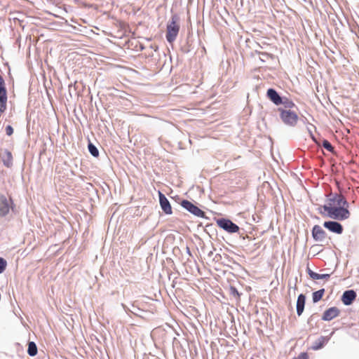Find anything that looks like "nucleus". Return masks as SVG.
Wrapping results in <instances>:
<instances>
[{
	"label": "nucleus",
	"instance_id": "nucleus-30",
	"mask_svg": "<svg viewBox=\"0 0 359 359\" xmlns=\"http://www.w3.org/2000/svg\"><path fill=\"white\" fill-rule=\"evenodd\" d=\"M251 359H254V358H251Z\"/></svg>",
	"mask_w": 359,
	"mask_h": 359
},
{
	"label": "nucleus",
	"instance_id": "nucleus-16",
	"mask_svg": "<svg viewBox=\"0 0 359 359\" xmlns=\"http://www.w3.org/2000/svg\"><path fill=\"white\" fill-rule=\"evenodd\" d=\"M305 302H306L305 295L303 294H300L298 296L297 301V313L299 316H300L304 311Z\"/></svg>",
	"mask_w": 359,
	"mask_h": 359
},
{
	"label": "nucleus",
	"instance_id": "nucleus-27",
	"mask_svg": "<svg viewBox=\"0 0 359 359\" xmlns=\"http://www.w3.org/2000/svg\"><path fill=\"white\" fill-rule=\"evenodd\" d=\"M306 271L310 278L313 279V276L312 274H315L316 272L313 271L309 267H307Z\"/></svg>",
	"mask_w": 359,
	"mask_h": 359
},
{
	"label": "nucleus",
	"instance_id": "nucleus-18",
	"mask_svg": "<svg viewBox=\"0 0 359 359\" xmlns=\"http://www.w3.org/2000/svg\"><path fill=\"white\" fill-rule=\"evenodd\" d=\"M324 293H325V289H323V288L314 292L312 295L313 302L314 303L319 302L322 299Z\"/></svg>",
	"mask_w": 359,
	"mask_h": 359
},
{
	"label": "nucleus",
	"instance_id": "nucleus-29",
	"mask_svg": "<svg viewBox=\"0 0 359 359\" xmlns=\"http://www.w3.org/2000/svg\"><path fill=\"white\" fill-rule=\"evenodd\" d=\"M312 139L318 144L320 145V143H318L316 140L315 139V137L313 136H312Z\"/></svg>",
	"mask_w": 359,
	"mask_h": 359
},
{
	"label": "nucleus",
	"instance_id": "nucleus-19",
	"mask_svg": "<svg viewBox=\"0 0 359 359\" xmlns=\"http://www.w3.org/2000/svg\"><path fill=\"white\" fill-rule=\"evenodd\" d=\"M281 104L284 105V109H291L292 108L295 107L294 103L286 97H283V102Z\"/></svg>",
	"mask_w": 359,
	"mask_h": 359
},
{
	"label": "nucleus",
	"instance_id": "nucleus-20",
	"mask_svg": "<svg viewBox=\"0 0 359 359\" xmlns=\"http://www.w3.org/2000/svg\"><path fill=\"white\" fill-rule=\"evenodd\" d=\"M88 147V151H89L90 154L93 156L97 157L99 156L98 149L93 143L89 142Z\"/></svg>",
	"mask_w": 359,
	"mask_h": 359
},
{
	"label": "nucleus",
	"instance_id": "nucleus-6",
	"mask_svg": "<svg viewBox=\"0 0 359 359\" xmlns=\"http://www.w3.org/2000/svg\"><path fill=\"white\" fill-rule=\"evenodd\" d=\"M217 224L220 228L229 233H236L239 230L238 226L228 219H219L217 220Z\"/></svg>",
	"mask_w": 359,
	"mask_h": 359
},
{
	"label": "nucleus",
	"instance_id": "nucleus-25",
	"mask_svg": "<svg viewBox=\"0 0 359 359\" xmlns=\"http://www.w3.org/2000/svg\"><path fill=\"white\" fill-rule=\"evenodd\" d=\"M294 359H309L307 353L302 352L297 357L294 358Z\"/></svg>",
	"mask_w": 359,
	"mask_h": 359
},
{
	"label": "nucleus",
	"instance_id": "nucleus-1",
	"mask_svg": "<svg viewBox=\"0 0 359 359\" xmlns=\"http://www.w3.org/2000/svg\"><path fill=\"white\" fill-rule=\"evenodd\" d=\"M318 212L323 217L340 221L348 219L351 216L348 206L334 207L330 204H325L318 208Z\"/></svg>",
	"mask_w": 359,
	"mask_h": 359
},
{
	"label": "nucleus",
	"instance_id": "nucleus-11",
	"mask_svg": "<svg viewBox=\"0 0 359 359\" xmlns=\"http://www.w3.org/2000/svg\"><path fill=\"white\" fill-rule=\"evenodd\" d=\"M0 158L6 168H11L13 164V155L8 149H2L0 152Z\"/></svg>",
	"mask_w": 359,
	"mask_h": 359
},
{
	"label": "nucleus",
	"instance_id": "nucleus-15",
	"mask_svg": "<svg viewBox=\"0 0 359 359\" xmlns=\"http://www.w3.org/2000/svg\"><path fill=\"white\" fill-rule=\"evenodd\" d=\"M356 292L353 290H346L341 297V301L346 306L351 305L356 298Z\"/></svg>",
	"mask_w": 359,
	"mask_h": 359
},
{
	"label": "nucleus",
	"instance_id": "nucleus-7",
	"mask_svg": "<svg viewBox=\"0 0 359 359\" xmlns=\"http://www.w3.org/2000/svg\"><path fill=\"white\" fill-rule=\"evenodd\" d=\"M13 203L11 198H8L5 195L0 194V217H6L10 211Z\"/></svg>",
	"mask_w": 359,
	"mask_h": 359
},
{
	"label": "nucleus",
	"instance_id": "nucleus-24",
	"mask_svg": "<svg viewBox=\"0 0 359 359\" xmlns=\"http://www.w3.org/2000/svg\"><path fill=\"white\" fill-rule=\"evenodd\" d=\"M230 294L234 297L238 299L240 297V294L237 289L235 287L231 286L229 288Z\"/></svg>",
	"mask_w": 359,
	"mask_h": 359
},
{
	"label": "nucleus",
	"instance_id": "nucleus-22",
	"mask_svg": "<svg viewBox=\"0 0 359 359\" xmlns=\"http://www.w3.org/2000/svg\"><path fill=\"white\" fill-rule=\"evenodd\" d=\"M313 276V280H318V279H326L327 280L330 277V274L325 273V274H319L317 273H315V274H312Z\"/></svg>",
	"mask_w": 359,
	"mask_h": 359
},
{
	"label": "nucleus",
	"instance_id": "nucleus-10",
	"mask_svg": "<svg viewBox=\"0 0 359 359\" xmlns=\"http://www.w3.org/2000/svg\"><path fill=\"white\" fill-rule=\"evenodd\" d=\"M327 236L326 232L319 225H315L312 229V237L317 242H323Z\"/></svg>",
	"mask_w": 359,
	"mask_h": 359
},
{
	"label": "nucleus",
	"instance_id": "nucleus-28",
	"mask_svg": "<svg viewBox=\"0 0 359 359\" xmlns=\"http://www.w3.org/2000/svg\"><path fill=\"white\" fill-rule=\"evenodd\" d=\"M323 346L322 344H317L316 346H313L314 350H317L318 348H320Z\"/></svg>",
	"mask_w": 359,
	"mask_h": 359
},
{
	"label": "nucleus",
	"instance_id": "nucleus-4",
	"mask_svg": "<svg viewBox=\"0 0 359 359\" xmlns=\"http://www.w3.org/2000/svg\"><path fill=\"white\" fill-rule=\"evenodd\" d=\"M330 204L331 206H349V203L341 194H330L327 199V203Z\"/></svg>",
	"mask_w": 359,
	"mask_h": 359
},
{
	"label": "nucleus",
	"instance_id": "nucleus-13",
	"mask_svg": "<svg viewBox=\"0 0 359 359\" xmlns=\"http://www.w3.org/2000/svg\"><path fill=\"white\" fill-rule=\"evenodd\" d=\"M340 314V310L336 307H330L323 313L322 320L325 321H330L332 319L338 317Z\"/></svg>",
	"mask_w": 359,
	"mask_h": 359
},
{
	"label": "nucleus",
	"instance_id": "nucleus-8",
	"mask_svg": "<svg viewBox=\"0 0 359 359\" xmlns=\"http://www.w3.org/2000/svg\"><path fill=\"white\" fill-rule=\"evenodd\" d=\"M7 92L3 77L0 75V113H4L6 109Z\"/></svg>",
	"mask_w": 359,
	"mask_h": 359
},
{
	"label": "nucleus",
	"instance_id": "nucleus-5",
	"mask_svg": "<svg viewBox=\"0 0 359 359\" xmlns=\"http://www.w3.org/2000/svg\"><path fill=\"white\" fill-rule=\"evenodd\" d=\"M181 205L190 213L196 217L201 218H204L205 217V214L202 210L187 200L182 201Z\"/></svg>",
	"mask_w": 359,
	"mask_h": 359
},
{
	"label": "nucleus",
	"instance_id": "nucleus-3",
	"mask_svg": "<svg viewBox=\"0 0 359 359\" xmlns=\"http://www.w3.org/2000/svg\"><path fill=\"white\" fill-rule=\"evenodd\" d=\"M278 111L280 112V119L285 125L290 127L296 126L298 116L295 111L291 109H283V108H278Z\"/></svg>",
	"mask_w": 359,
	"mask_h": 359
},
{
	"label": "nucleus",
	"instance_id": "nucleus-26",
	"mask_svg": "<svg viewBox=\"0 0 359 359\" xmlns=\"http://www.w3.org/2000/svg\"><path fill=\"white\" fill-rule=\"evenodd\" d=\"M6 133L8 136H11L13 133V128L11 126H7L6 127Z\"/></svg>",
	"mask_w": 359,
	"mask_h": 359
},
{
	"label": "nucleus",
	"instance_id": "nucleus-14",
	"mask_svg": "<svg viewBox=\"0 0 359 359\" xmlns=\"http://www.w3.org/2000/svg\"><path fill=\"white\" fill-rule=\"evenodd\" d=\"M266 96L276 105H280L283 102V97H281L273 88L268 89Z\"/></svg>",
	"mask_w": 359,
	"mask_h": 359
},
{
	"label": "nucleus",
	"instance_id": "nucleus-2",
	"mask_svg": "<svg viewBox=\"0 0 359 359\" xmlns=\"http://www.w3.org/2000/svg\"><path fill=\"white\" fill-rule=\"evenodd\" d=\"M180 31V18L177 15H172L168 21L166 30V39L169 43H172L177 38Z\"/></svg>",
	"mask_w": 359,
	"mask_h": 359
},
{
	"label": "nucleus",
	"instance_id": "nucleus-21",
	"mask_svg": "<svg viewBox=\"0 0 359 359\" xmlns=\"http://www.w3.org/2000/svg\"><path fill=\"white\" fill-rule=\"evenodd\" d=\"M322 146L325 149H326L327 151H329L330 152H333L334 151V147L330 144V142L328 140H323Z\"/></svg>",
	"mask_w": 359,
	"mask_h": 359
},
{
	"label": "nucleus",
	"instance_id": "nucleus-9",
	"mask_svg": "<svg viewBox=\"0 0 359 359\" xmlns=\"http://www.w3.org/2000/svg\"><path fill=\"white\" fill-rule=\"evenodd\" d=\"M323 226L331 232L341 234L344 231L342 225L336 221H326L323 223Z\"/></svg>",
	"mask_w": 359,
	"mask_h": 359
},
{
	"label": "nucleus",
	"instance_id": "nucleus-12",
	"mask_svg": "<svg viewBox=\"0 0 359 359\" xmlns=\"http://www.w3.org/2000/svg\"><path fill=\"white\" fill-rule=\"evenodd\" d=\"M159 203L162 210L166 215H171L172 213L170 203L165 196L161 191H158Z\"/></svg>",
	"mask_w": 359,
	"mask_h": 359
},
{
	"label": "nucleus",
	"instance_id": "nucleus-17",
	"mask_svg": "<svg viewBox=\"0 0 359 359\" xmlns=\"http://www.w3.org/2000/svg\"><path fill=\"white\" fill-rule=\"evenodd\" d=\"M27 353L30 356H35L37 354V346L34 342H29Z\"/></svg>",
	"mask_w": 359,
	"mask_h": 359
},
{
	"label": "nucleus",
	"instance_id": "nucleus-23",
	"mask_svg": "<svg viewBox=\"0 0 359 359\" xmlns=\"http://www.w3.org/2000/svg\"><path fill=\"white\" fill-rule=\"evenodd\" d=\"M6 266V261L4 258L0 257V273H3L5 271Z\"/></svg>",
	"mask_w": 359,
	"mask_h": 359
}]
</instances>
